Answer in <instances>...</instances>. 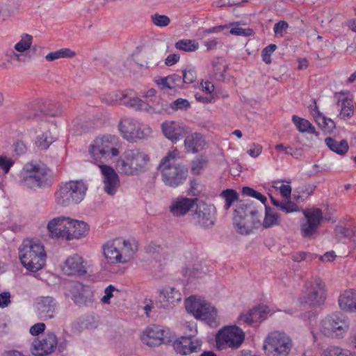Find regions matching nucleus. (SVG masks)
Returning a JSON list of instances; mask_svg holds the SVG:
<instances>
[{
  "instance_id": "f257e3e1",
  "label": "nucleus",
  "mask_w": 356,
  "mask_h": 356,
  "mask_svg": "<svg viewBox=\"0 0 356 356\" xmlns=\"http://www.w3.org/2000/svg\"><path fill=\"white\" fill-rule=\"evenodd\" d=\"M180 152L177 149L169 152L159 165L161 179L164 184L170 188H177L182 185L188 177V168L178 161Z\"/></svg>"
},
{
  "instance_id": "f03ea898",
  "label": "nucleus",
  "mask_w": 356,
  "mask_h": 356,
  "mask_svg": "<svg viewBox=\"0 0 356 356\" xmlns=\"http://www.w3.org/2000/svg\"><path fill=\"white\" fill-rule=\"evenodd\" d=\"M22 265L31 272H38L45 265L47 254L44 246L33 240L25 239L18 248Z\"/></svg>"
},
{
  "instance_id": "7ed1b4c3",
  "label": "nucleus",
  "mask_w": 356,
  "mask_h": 356,
  "mask_svg": "<svg viewBox=\"0 0 356 356\" xmlns=\"http://www.w3.org/2000/svg\"><path fill=\"white\" fill-rule=\"evenodd\" d=\"M149 161V156L145 152L139 149H127L118 159L116 168L122 174L139 175L148 170Z\"/></svg>"
},
{
  "instance_id": "20e7f679",
  "label": "nucleus",
  "mask_w": 356,
  "mask_h": 356,
  "mask_svg": "<svg viewBox=\"0 0 356 356\" xmlns=\"http://www.w3.org/2000/svg\"><path fill=\"white\" fill-rule=\"evenodd\" d=\"M88 185L83 180L62 182L55 192L56 203L60 207L78 204L86 197Z\"/></svg>"
},
{
  "instance_id": "39448f33",
  "label": "nucleus",
  "mask_w": 356,
  "mask_h": 356,
  "mask_svg": "<svg viewBox=\"0 0 356 356\" xmlns=\"http://www.w3.org/2000/svg\"><path fill=\"white\" fill-rule=\"evenodd\" d=\"M137 251L136 243L117 238L103 246V253L107 261L112 264H125L130 261Z\"/></svg>"
},
{
  "instance_id": "423d86ee",
  "label": "nucleus",
  "mask_w": 356,
  "mask_h": 356,
  "mask_svg": "<svg viewBox=\"0 0 356 356\" xmlns=\"http://www.w3.org/2000/svg\"><path fill=\"white\" fill-rule=\"evenodd\" d=\"M119 140L115 136L106 135L96 138L88 149L92 161L98 164L104 163L119 154Z\"/></svg>"
},
{
  "instance_id": "0eeeda50",
  "label": "nucleus",
  "mask_w": 356,
  "mask_h": 356,
  "mask_svg": "<svg viewBox=\"0 0 356 356\" xmlns=\"http://www.w3.org/2000/svg\"><path fill=\"white\" fill-rule=\"evenodd\" d=\"M49 172L42 163H27L22 169L21 183L29 188H44L51 184Z\"/></svg>"
},
{
  "instance_id": "6e6552de",
  "label": "nucleus",
  "mask_w": 356,
  "mask_h": 356,
  "mask_svg": "<svg viewBox=\"0 0 356 356\" xmlns=\"http://www.w3.org/2000/svg\"><path fill=\"white\" fill-rule=\"evenodd\" d=\"M259 222V212L253 202L241 201L238 203L234 214V224L237 232L248 234Z\"/></svg>"
},
{
  "instance_id": "1a4fd4ad",
  "label": "nucleus",
  "mask_w": 356,
  "mask_h": 356,
  "mask_svg": "<svg viewBox=\"0 0 356 356\" xmlns=\"http://www.w3.org/2000/svg\"><path fill=\"white\" fill-rule=\"evenodd\" d=\"M186 311L196 319L206 321L210 327H217V310L210 303L204 300L190 296L185 300Z\"/></svg>"
},
{
  "instance_id": "9d476101",
  "label": "nucleus",
  "mask_w": 356,
  "mask_h": 356,
  "mask_svg": "<svg viewBox=\"0 0 356 356\" xmlns=\"http://www.w3.org/2000/svg\"><path fill=\"white\" fill-rule=\"evenodd\" d=\"M350 327V320L341 312L327 316L321 322L320 330L327 337L343 339Z\"/></svg>"
},
{
  "instance_id": "9b49d317",
  "label": "nucleus",
  "mask_w": 356,
  "mask_h": 356,
  "mask_svg": "<svg viewBox=\"0 0 356 356\" xmlns=\"http://www.w3.org/2000/svg\"><path fill=\"white\" fill-rule=\"evenodd\" d=\"M292 346L291 339L285 333L273 331L266 337L263 349L267 356H288Z\"/></svg>"
},
{
  "instance_id": "f8f14e48",
  "label": "nucleus",
  "mask_w": 356,
  "mask_h": 356,
  "mask_svg": "<svg viewBox=\"0 0 356 356\" xmlns=\"http://www.w3.org/2000/svg\"><path fill=\"white\" fill-rule=\"evenodd\" d=\"M326 299L325 285L319 277L305 282L304 290L300 298L302 303L316 307L324 304Z\"/></svg>"
},
{
  "instance_id": "ddd939ff",
  "label": "nucleus",
  "mask_w": 356,
  "mask_h": 356,
  "mask_svg": "<svg viewBox=\"0 0 356 356\" xmlns=\"http://www.w3.org/2000/svg\"><path fill=\"white\" fill-rule=\"evenodd\" d=\"M125 99L126 95L120 92L114 95H110L108 97H104L102 98V102H106L108 105H112L116 102H120L122 104L134 108L136 111H145L149 113H161L163 111H165L168 106V103L161 101L160 98H158V99L161 102V107H159V105L152 106L149 102H145L138 97L130 98L128 100H125Z\"/></svg>"
},
{
  "instance_id": "4468645a",
  "label": "nucleus",
  "mask_w": 356,
  "mask_h": 356,
  "mask_svg": "<svg viewBox=\"0 0 356 356\" xmlns=\"http://www.w3.org/2000/svg\"><path fill=\"white\" fill-rule=\"evenodd\" d=\"M191 215V223L204 229L212 227L216 220V208L203 201L195 203Z\"/></svg>"
},
{
  "instance_id": "2eb2a0df",
  "label": "nucleus",
  "mask_w": 356,
  "mask_h": 356,
  "mask_svg": "<svg viewBox=\"0 0 356 356\" xmlns=\"http://www.w3.org/2000/svg\"><path fill=\"white\" fill-rule=\"evenodd\" d=\"M141 340L147 346L153 347L162 343H171L172 337L168 328H164L157 325H152L143 332Z\"/></svg>"
},
{
  "instance_id": "dca6fc26",
  "label": "nucleus",
  "mask_w": 356,
  "mask_h": 356,
  "mask_svg": "<svg viewBox=\"0 0 356 356\" xmlns=\"http://www.w3.org/2000/svg\"><path fill=\"white\" fill-rule=\"evenodd\" d=\"M119 129L123 137L129 141L143 139L150 133L151 129H142L138 121L131 118H124L119 123Z\"/></svg>"
},
{
  "instance_id": "f3484780",
  "label": "nucleus",
  "mask_w": 356,
  "mask_h": 356,
  "mask_svg": "<svg viewBox=\"0 0 356 356\" xmlns=\"http://www.w3.org/2000/svg\"><path fill=\"white\" fill-rule=\"evenodd\" d=\"M245 339L244 332L236 325L225 327L216 337L217 343H224L229 348H238Z\"/></svg>"
},
{
  "instance_id": "a211bd4d",
  "label": "nucleus",
  "mask_w": 356,
  "mask_h": 356,
  "mask_svg": "<svg viewBox=\"0 0 356 356\" xmlns=\"http://www.w3.org/2000/svg\"><path fill=\"white\" fill-rule=\"evenodd\" d=\"M58 339L54 332H47L40 339H35L31 346V352L35 356H47L54 352Z\"/></svg>"
},
{
  "instance_id": "6ab92c4d",
  "label": "nucleus",
  "mask_w": 356,
  "mask_h": 356,
  "mask_svg": "<svg viewBox=\"0 0 356 356\" xmlns=\"http://www.w3.org/2000/svg\"><path fill=\"white\" fill-rule=\"evenodd\" d=\"M306 222L301 224V234L303 237L310 238L318 229L323 220V212L318 208L303 210Z\"/></svg>"
},
{
  "instance_id": "aec40b11",
  "label": "nucleus",
  "mask_w": 356,
  "mask_h": 356,
  "mask_svg": "<svg viewBox=\"0 0 356 356\" xmlns=\"http://www.w3.org/2000/svg\"><path fill=\"white\" fill-rule=\"evenodd\" d=\"M97 165L100 168L102 175L104 191L110 195H113L120 186L118 175L113 168L110 165L105 164H98Z\"/></svg>"
},
{
  "instance_id": "412c9836",
  "label": "nucleus",
  "mask_w": 356,
  "mask_h": 356,
  "mask_svg": "<svg viewBox=\"0 0 356 356\" xmlns=\"http://www.w3.org/2000/svg\"><path fill=\"white\" fill-rule=\"evenodd\" d=\"M70 218L58 216L51 220L47 224V230L52 238H62L69 241L68 224Z\"/></svg>"
},
{
  "instance_id": "4be33fe9",
  "label": "nucleus",
  "mask_w": 356,
  "mask_h": 356,
  "mask_svg": "<svg viewBox=\"0 0 356 356\" xmlns=\"http://www.w3.org/2000/svg\"><path fill=\"white\" fill-rule=\"evenodd\" d=\"M174 350L179 354L188 355L200 350L202 341L198 339H193L190 337L181 336L172 340Z\"/></svg>"
},
{
  "instance_id": "5701e85b",
  "label": "nucleus",
  "mask_w": 356,
  "mask_h": 356,
  "mask_svg": "<svg viewBox=\"0 0 356 356\" xmlns=\"http://www.w3.org/2000/svg\"><path fill=\"white\" fill-rule=\"evenodd\" d=\"M161 129L164 136L172 143H176L188 133V127L179 125L175 121L163 122Z\"/></svg>"
},
{
  "instance_id": "b1692460",
  "label": "nucleus",
  "mask_w": 356,
  "mask_h": 356,
  "mask_svg": "<svg viewBox=\"0 0 356 356\" xmlns=\"http://www.w3.org/2000/svg\"><path fill=\"white\" fill-rule=\"evenodd\" d=\"M63 271L67 275L83 276L87 273L84 261L78 254L67 257L64 263Z\"/></svg>"
},
{
  "instance_id": "393cba45",
  "label": "nucleus",
  "mask_w": 356,
  "mask_h": 356,
  "mask_svg": "<svg viewBox=\"0 0 356 356\" xmlns=\"http://www.w3.org/2000/svg\"><path fill=\"white\" fill-rule=\"evenodd\" d=\"M197 202V198L177 197L172 200L169 211L174 216H183L193 210Z\"/></svg>"
},
{
  "instance_id": "a878e982",
  "label": "nucleus",
  "mask_w": 356,
  "mask_h": 356,
  "mask_svg": "<svg viewBox=\"0 0 356 356\" xmlns=\"http://www.w3.org/2000/svg\"><path fill=\"white\" fill-rule=\"evenodd\" d=\"M37 311L40 317L44 320L53 318L56 314V300L52 297H42L37 302Z\"/></svg>"
},
{
  "instance_id": "bb28decb",
  "label": "nucleus",
  "mask_w": 356,
  "mask_h": 356,
  "mask_svg": "<svg viewBox=\"0 0 356 356\" xmlns=\"http://www.w3.org/2000/svg\"><path fill=\"white\" fill-rule=\"evenodd\" d=\"M181 300V293L174 287H168L160 291L159 300L163 308L172 307Z\"/></svg>"
},
{
  "instance_id": "cd10ccee",
  "label": "nucleus",
  "mask_w": 356,
  "mask_h": 356,
  "mask_svg": "<svg viewBox=\"0 0 356 356\" xmlns=\"http://www.w3.org/2000/svg\"><path fill=\"white\" fill-rule=\"evenodd\" d=\"M205 144L203 136L197 132L186 136L184 140L186 152L197 153L204 149Z\"/></svg>"
},
{
  "instance_id": "c85d7f7f",
  "label": "nucleus",
  "mask_w": 356,
  "mask_h": 356,
  "mask_svg": "<svg viewBox=\"0 0 356 356\" xmlns=\"http://www.w3.org/2000/svg\"><path fill=\"white\" fill-rule=\"evenodd\" d=\"M67 228L68 229L69 241L74 238H79L85 236L89 230L88 225L86 222L73 220L70 218V223Z\"/></svg>"
},
{
  "instance_id": "c756f323",
  "label": "nucleus",
  "mask_w": 356,
  "mask_h": 356,
  "mask_svg": "<svg viewBox=\"0 0 356 356\" xmlns=\"http://www.w3.org/2000/svg\"><path fill=\"white\" fill-rule=\"evenodd\" d=\"M339 305L342 310L356 311V290L344 291L339 298Z\"/></svg>"
},
{
  "instance_id": "7c9ffc66",
  "label": "nucleus",
  "mask_w": 356,
  "mask_h": 356,
  "mask_svg": "<svg viewBox=\"0 0 356 356\" xmlns=\"http://www.w3.org/2000/svg\"><path fill=\"white\" fill-rule=\"evenodd\" d=\"M43 113L44 111L39 104V102H34L26 106L21 113V116L22 118L26 120L41 118Z\"/></svg>"
},
{
  "instance_id": "2f4dec72",
  "label": "nucleus",
  "mask_w": 356,
  "mask_h": 356,
  "mask_svg": "<svg viewBox=\"0 0 356 356\" xmlns=\"http://www.w3.org/2000/svg\"><path fill=\"white\" fill-rule=\"evenodd\" d=\"M325 141L329 149L339 155L343 156L348 151L349 146L346 140L337 141L335 139L328 137L325 138Z\"/></svg>"
},
{
  "instance_id": "473e14b6",
  "label": "nucleus",
  "mask_w": 356,
  "mask_h": 356,
  "mask_svg": "<svg viewBox=\"0 0 356 356\" xmlns=\"http://www.w3.org/2000/svg\"><path fill=\"white\" fill-rule=\"evenodd\" d=\"M268 309V307L265 305L253 308L250 309L247 314H241L239 316V321L248 325H250L252 323L257 321L256 318L257 314H259V318H261L263 316L261 314H266Z\"/></svg>"
},
{
  "instance_id": "72a5a7b5",
  "label": "nucleus",
  "mask_w": 356,
  "mask_h": 356,
  "mask_svg": "<svg viewBox=\"0 0 356 356\" xmlns=\"http://www.w3.org/2000/svg\"><path fill=\"white\" fill-rule=\"evenodd\" d=\"M212 78L217 81H225V72L228 69V65L220 58H217L212 61Z\"/></svg>"
},
{
  "instance_id": "f704fd0d",
  "label": "nucleus",
  "mask_w": 356,
  "mask_h": 356,
  "mask_svg": "<svg viewBox=\"0 0 356 356\" xmlns=\"http://www.w3.org/2000/svg\"><path fill=\"white\" fill-rule=\"evenodd\" d=\"M292 121L300 132L314 134L316 136H318V133L316 131L315 127L309 122V120L293 115L292 117Z\"/></svg>"
},
{
  "instance_id": "c9c22d12",
  "label": "nucleus",
  "mask_w": 356,
  "mask_h": 356,
  "mask_svg": "<svg viewBox=\"0 0 356 356\" xmlns=\"http://www.w3.org/2000/svg\"><path fill=\"white\" fill-rule=\"evenodd\" d=\"M265 217L263 221V227L266 229L278 225L280 223V216L270 207L265 204Z\"/></svg>"
},
{
  "instance_id": "e433bc0d",
  "label": "nucleus",
  "mask_w": 356,
  "mask_h": 356,
  "mask_svg": "<svg viewBox=\"0 0 356 356\" xmlns=\"http://www.w3.org/2000/svg\"><path fill=\"white\" fill-rule=\"evenodd\" d=\"M313 115L316 122L324 131L331 133L335 128L334 122L332 119L326 118L319 111H316Z\"/></svg>"
},
{
  "instance_id": "4c0bfd02",
  "label": "nucleus",
  "mask_w": 356,
  "mask_h": 356,
  "mask_svg": "<svg viewBox=\"0 0 356 356\" xmlns=\"http://www.w3.org/2000/svg\"><path fill=\"white\" fill-rule=\"evenodd\" d=\"M91 297L92 292L89 289L83 288L80 292L74 293L72 295V300L75 304L81 306L86 305L88 301L91 300Z\"/></svg>"
},
{
  "instance_id": "58836bf2",
  "label": "nucleus",
  "mask_w": 356,
  "mask_h": 356,
  "mask_svg": "<svg viewBox=\"0 0 356 356\" xmlns=\"http://www.w3.org/2000/svg\"><path fill=\"white\" fill-rule=\"evenodd\" d=\"M220 196L225 199V204L224 208L227 211L238 200V194L234 189H226L222 191Z\"/></svg>"
},
{
  "instance_id": "ea45409f",
  "label": "nucleus",
  "mask_w": 356,
  "mask_h": 356,
  "mask_svg": "<svg viewBox=\"0 0 356 356\" xmlns=\"http://www.w3.org/2000/svg\"><path fill=\"white\" fill-rule=\"evenodd\" d=\"M175 46L176 49H177L179 50L188 51V52L195 51L199 47V44L195 40H187V39L180 40L177 41L175 43Z\"/></svg>"
},
{
  "instance_id": "a19ab883",
  "label": "nucleus",
  "mask_w": 356,
  "mask_h": 356,
  "mask_svg": "<svg viewBox=\"0 0 356 356\" xmlns=\"http://www.w3.org/2000/svg\"><path fill=\"white\" fill-rule=\"evenodd\" d=\"M54 142V138L49 131H47L37 137L35 144L41 149H47Z\"/></svg>"
},
{
  "instance_id": "79ce46f5",
  "label": "nucleus",
  "mask_w": 356,
  "mask_h": 356,
  "mask_svg": "<svg viewBox=\"0 0 356 356\" xmlns=\"http://www.w3.org/2000/svg\"><path fill=\"white\" fill-rule=\"evenodd\" d=\"M208 159L204 156H200L191 162V171L193 175H199L207 165Z\"/></svg>"
},
{
  "instance_id": "37998d69",
  "label": "nucleus",
  "mask_w": 356,
  "mask_h": 356,
  "mask_svg": "<svg viewBox=\"0 0 356 356\" xmlns=\"http://www.w3.org/2000/svg\"><path fill=\"white\" fill-rule=\"evenodd\" d=\"M33 42V37L29 34H23L21 40L15 45V49L19 52H24L30 49Z\"/></svg>"
},
{
  "instance_id": "c03bdc74",
  "label": "nucleus",
  "mask_w": 356,
  "mask_h": 356,
  "mask_svg": "<svg viewBox=\"0 0 356 356\" xmlns=\"http://www.w3.org/2000/svg\"><path fill=\"white\" fill-rule=\"evenodd\" d=\"M354 113V108L351 99L345 98L341 103L340 115L343 118H350Z\"/></svg>"
},
{
  "instance_id": "a18cd8bd",
  "label": "nucleus",
  "mask_w": 356,
  "mask_h": 356,
  "mask_svg": "<svg viewBox=\"0 0 356 356\" xmlns=\"http://www.w3.org/2000/svg\"><path fill=\"white\" fill-rule=\"evenodd\" d=\"M241 193L243 195L254 197L264 204L267 202L266 197L249 186L243 187Z\"/></svg>"
},
{
  "instance_id": "49530a36",
  "label": "nucleus",
  "mask_w": 356,
  "mask_h": 356,
  "mask_svg": "<svg viewBox=\"0 0 356 356\" xmlns=\"http://www.w3.org/2000/svg\"><path fill=\"white\" fill-rule=\"evenodd\" d=\"M321 356H354L353 355L344 351L338 346H329L322 353Z\"/></svg>"
},
{
  "instance_id": "de8ad7c7",
  "label": "nucleus",
  "mask_w": 356,
  "mask_h": 356,
  "mask_svg": "<svg viewBox=\"0 0 356 356\" xmlns=\"http://www.w3.org/2000/svg\"><path fill=\"white\" fill-rule=\"evenodd\" d=\"M151 18L154 24L159 27L167 26L170 22V19L167 15L158 13L152 15Z\"/></svg>"
},
{
  "instance_id": "09e8293b",
  "label": "nucleus",
  "mask_w": 356,
  "mask_h": 356,
  "mask_svg": "<svg viewBox=\"0 0 356 356\" xmlns=\"http://www.w3.org/2000/svg\"><path fill=\"white\" fill-rule=\"evenodd\" d=\"M277 49V45L270 44L266 47L261 51L263 61L266 64L271 63V54Z\"/></svg>"
},
{
  "instance_id": "8fccbe9b",
  "label": "nucleus",
  "mask_w": 356,
  "mask_h": 356,
  "mask_svg": "<svg viewBox=\"0 0 356 356\" xmlns=\"http://www.w3.org/2000/svg\"><path fill=\"white\" fill-rule=\"evenodd\" d=\"M190 107V102L187 99L183 98H178L170 104V108L173 111H177L178 109L187 110Z\"/></svg>"
},
{
  "instance_id": "3c124183",
  "label": "nucleus",
  "mask_w": 356,
  "mask_h": 356,
  "mask_svg": "<svg viewBox=\"0 0 356 356\" xmlns=\"http://www.w3.org/2000/svg\"><path fill=\"white\" fill-rule=\"evenodd\" d=\"M289 28V24L284 20H280L275 24L273 31L276 36L283 37Z\"/></svg>"
},
{
  "instance_id": "603ef678",
  "label": "nucleus",
  "mask_w": 356,
  "mask_h": 356,
  "mask_svg": "<svg viewBox=\"0 0 356 356\" xmlns=\"http://www.w3.org/2000/svg\"><path fill=\"white\" fill-rule=\"evenodd\" d=\"M184 83L190 84L195 81L197 79L196 72L193 69L181 71Z\"/></svg>"
},
{
  "instance_id": "864d4df0",
  "label": "nucleus",
  "mask_w": 356,
  "mask_h": 356,
  "mask_svg": "<svg viewBox=\"0 0 356 356\" xmlns=\"http://www.w3.org/2000/svg\"><path fill=\"white\" fill-rule=\"evenodd\" d=\"M14 161L5 156L0 155V168L5 174L9 172L10 168L13 165Z\"/></svg>"
},
{
  "instance_id": "5fc2aeb1",
  "label": "nucleus",
  "mask_w": 356,
  "mask_h": 356,
  "mask_svg": "<svg viewBox=\"0 0 356 356\" xmlns=\"http://www.w3.org/2000/svg\"><path fill=\"white\" fill-rule=\"evenodd\" d=\"M280 210L284 213H289L298 211L299 208L296 203L289 200L286 202H282Z\"/></svg>"
},
{
  "instance_id": "6e6d98bb",
  "label": "nucleus",
  "mask_w": 356,
  "mask_h": 356,
  "mask_svg": "<svg viewBox=\"0 0 356 356\" xmlns=\"http://www.w3.org/2000/svg\"><path fill=\"white\" fill-rule=\"evenodd\" d=\"M229 32L232 35H240V36H251L254 33L252 29H250V28L243 29L241 27L232 28Z\"/></svg>"
},
{
  "instance_id": "4d7b16f0",
  "label": "nucleus",
  "mask_w": 356,
  "mask_h": 356,
  "mask_svg": "<svg viewBox=\"0 0 356 356\" xmlns=\"http://www.w3.org/2000/svg\"><path fill=\"white\" fill-rule=\"evenodd\" d=\"M168 77L172 85V88H174L175 87L183 88L184 81L182 76H180L177 74H173L169 75Z\"/></svg>"
},
{
  "instance_id": "13d9d810",
  "label": "nucleus",
  "mask_w": 356,
  "mask_h": 356,
  "mask_svg": "<svg viewBox=\"0 0 356 356\" xmlns=\"http://www.w3.org/2000/svg\"><path fill=\"white\" fill-rule=\"evenodd\" d=\"M115 288L113 285H109L104 290V296L102 297L101 301L105 304L110 303V299L113 296V292L115 291Z\"/></svg>"
},
{
  "instance_id": "bf43d9fd",
  "label": "nucleus",
  "mask_w": 356,
  "mask_h": 356,
  "mask_svg": "<svg viewBox=\"0 0 356 356\" xmlns=\"http://www.w3.org/2000/svg\"><path fill=\"white\" fill-rule=\"evenodd\" d=\"M45 324L43 323H38L30 328V333L33 336H38L44 332L45 329Z\"/></svg>"
},
{
  "instance_id": "052dcab7",
  "label": "nucleus",
  "mask_w": 356,
  "mask_h": 356,
  "mask_svg": "<svg viewBox=\"0 0 356 356\" xmlns=\"http://www.w3.org/2000/svg\"><path fill=\"white\" fill-rule=\"evenodd\" d=\"M6 56L8 58V63H13L14 61L20 62L22 61V55L16 53L13 50H8L6 52Z\"/></svg>"
},
{
  "instance_id": "680f3d73",
  "label": "nucleus",
  "mask_w": 356,
  "mask_h": 356,
  "mask_svg": "<svg viewBox=\"0 0 356 356\" xmlns=\"http://www.w3.org/2000/svg\"><path fill=\"white\" fill-rule=\"evenodd\" d=\"M262 151V146L259 144L252 143L250 145V148L248 150V154L253 158L257 157Z\"/></svg>"
},
{
  "instance_id": "e2e57ef3",
  "label": "nucleus",
  "mask_w": 356,
  "mask_h": 356,
  "mask_svg": "<svg viewBox=\"0 0 356 356\" xmlns=\"http://www.w3.org/2000/svg\"><path fill=\"white\" fill-rule=\"evenodd\" d=\"M336 231L343 237L351 238L354 236V231L349 228L337 226L336 227Z\"/></svg>"
},
{
  "instance_id": "0e129e2a",
  "label": "nucleus",
  "mask_w": 356,
  "mask_h": 356,
  "mask_svg": "<svg viewBox=\"0 0 356 356\" xmlns=\"http://www.w3.org/2000/svg\"><path fill=\"white\" fill-rule=\"evenodd\" d=\"M156 83L162 90L165 88L172 89L168 76L165 77H161L156 80Z\"/></svg>"
},
{
  "instance_id": "69168bd1",
  "label": "nucleus",
  "mask_w": 356,
  "mask_h": 356,
  "mask_svg": "<svg viewBox=\"0 0 356 356\" xmlns=\"http://www.w3.org/2000/svg\"><path fill=\"white\" fill-rule=\"evenodd\" d=\"M59 58H73L76 56V53L69 48H63L58 50Z\"/></svg>"
},
{
  "instance_id": "338daca9",
  "label": "nucleus",
  "mask_w": 356,
  "mask_h": 356,
  "mask_svg": "<svg viewBox=\"0 0 356 356\" xmlns=\"http://www.w3.org/2000/svg\"><path fill=\"white\" fill-rule=\"evenodd\" d=\"M10 294L9 292H3L0 294V307L4 308L8 305L10 302Z\"/></svg>"
},
{
  "instance_id": "774afa93",
  "label": "nucleus",
  "mask_w": 356,
  "mask_h": 356,
  "mask_svg": "<svg viewBox=\"0 0 356 356\" xmlns=\"http://www.w3.org/2000/svg\"><path fill=\"white\" fill-rule=\"evenodd\" d=\"M180 56L177 54H172L167 56L165 60V64L168 66H172L179 61Z\"/></svg>"
}]
</instances>
